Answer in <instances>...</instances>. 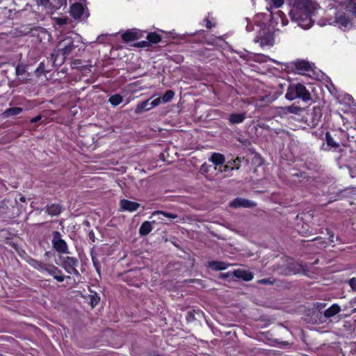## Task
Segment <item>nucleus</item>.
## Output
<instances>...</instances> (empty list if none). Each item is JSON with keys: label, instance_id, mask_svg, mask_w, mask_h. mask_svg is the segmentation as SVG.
Returning <instances> with one entry per match:
<instances>
[{"label": "nucleus", "instance_id": "1", "mask_svg": "<svg viewBox=\"0 0 356 356\" xmlns=\"http://www.w3.org/2000/svg\"><path fill=\"white\" fill-rule=\"evenodd\" d=\"M268 10L270 11V15L265 13H258L254 16L252 19L245 18L242 24L245 26V29L248 32L255 31L257 35L254 38V42L259 43L260 46L271 47L275 43V38L273 30L270 28L268 24L270 17L275 20H280L282 26L288 24V20L285 15L280 10L277 11L275 13H273V8H278L284 4V0H268ZM279 21H277V24Z\"/></svg>", "mask_w": 356, "mask_h": 356}, {"label": "nucleus", "instance_id": "2", "mask_svg": "<svg viewBox=\"0 0 356 356\" xmlns=\"http://www.w3.org/2000/svg\"><path fill=\"white\" fill-rule=\"evenodd\" d=\"M319 9V4L314 0H294L289 15L300 27L309 29L313 26V17Z\"/></svg>", "mask_w": 356, "mask_h": 356}, {"label": "nucleus", "instance_id": "3", "mask_svg": "<svg viewBox=\"0 0 356 356\" xmlns=\"http://www.w3.org/2000/svg\"><path fill=\"white\" fill-rule=\"evenodd\" d=\"M81 43L85 44L81 36L76 33L67 35L59 41L57 45L58 54H60L63 56L62 63L67 56L72 54L76 48L79 47Z\"/></svg>", "mask_w": 356, "mask_h": 356}, {"label": "nucleus", "instance_id": "4", "mask_svg": "<svg viewBox=\"0 0 356 356\" xmlns=\"http://www.w3.org/2000/svg\"><path fill=\"white\" fill-rule=\"evenodd\" d=\"M285 97L290 101L301 99L304 102H307L311 99V95L304 85L301 83H293L289 85L288 87Z\"/></svg>", "mask_w": 356, "mask_h": 356}, {"label": "nucleus", "instance_id": "5", "mask_svg": "<svg viewBox=\"0 0 356 356\" xmlns=\"http://www.w3.org/2000/svg\"><path fill=\"white\" fill-rule=\"evenodd\" d=\"M350 13L347 11H338L334 18H329L327 24L338 26L343 31L350 29L353 25V19L350 18Z\"/></svg>", "mask_w": 356, "mask_h": 356}, {"label": "nucleus", "instance_id": "6", "mask_svg": "<svg viewBox=\"0 0 356 356\" xmlns=\"http://www.w3.org/2000/svg\"><path fill=\"white\" fill-rule=\"evenodd\" d=\"M341 312V307L338 304H332L330 307L325 309L323 312H317L314 314V323L321 324L326 323L330 318L334 317Z\"/></svg>", "mask_w": 356, "mask_h": 356}, {"label": "nucleus", "instance_id": "7", "mask_svg": "<svg viewBox=\"0 0 356 356\" xmlns=\"http://www.w3.org/2000/svg\"><path fill=\"white\" fill-rule=\"evenodd\" d=\"M53 248L59 253L68 254V247L66 242L61 238L60 232L55 231L52 234L51 240Z\"/></svg>", "mask_w": 356, "mask_h": 356}, {"label": "nucleus", "instance_id": "8", "mask_svg": "<svg viewBox=\"0 0 356 356\" xmlns=\"http://www.w3.org/2000/svg\"><path fill=\"white\" fill-rule=\"evenodd\" d=\"M62 266L65 270L71 275H79V271L76 269L78 265V260L74 257H65L62 258Z\"/></svg>", "mask_w": 356, "mask_h": 356}, {"label": "nucleus", "instance_id": "9", "mask_svg": "<svg viewBox=\"0 0 356 356\" xmlns=\"http://www.w3.org/2000/svg\"><path fill=\"white\" fill-rule=\"evenodd\" d=\"M38 3L44 6L47 12L51 13L62 6L63 0H38Z\"/></svg>", "mask_w": 356, "mask_h": 356}, {"label": "nucleus", "instance_id": "10", "mask_svg": "<svg viewBox=\"0 0 356 356\" xmlns=\"http://www.w3.org/2000/svg\"><path fill=\"white\" fill-rule=\"evenodd\" d=\"M231 207L238 208V207H244V208H252L256 206V204L253 202H251L248 200L237 197L234 200L229 204Z\"/></svg>", "mask_w": 356, "mask_h": 356}, {"label": "nucleus", "instance_id": "11", "mask_svg": "<svg viewBox=\"0 0 356 356\" xmlns=\"http://www.w3.org/2000/svg\"><path fill=\"white\" fill-rule=\"evenodd\" d=\"M142 36V33L138 29L128 30L122 35V38L125 42H131L138 40Z\"/></svg>", "mask_w": 356, "mask_h": 356}, {"label": "nucleus", "instance_id": "12", "mask_svg": "<svg viewBox=\"0 0 356 356\" xmlns=\"http://www.w3.org/2000/svg\"><path fill=\"white\" fill-rule=\"evenodd\" d=\"M294 65L296 72L298 74H303L305 72H309L312 69L311 63L304 60L296 61Z\"/></svg>", "mask_w": 356, "mask_h": 356}, {"label": "nucleus", "instance_id": "13", "mask_svg": "<svg viewBox=\"0 0 356 356\" xmlns=\"http://www.w3.org/2000/svg\"><path fill=\"white\" fill-rule=\"evenodd\" d=\"M85 13V8L80 3H75L71 6L70 14L75 18L79 19L83 17Z\"/></svg>", "mask_w": 356, "mask_h": 356}, {"label": "nucleus", "instance_id": "14", "mask_svg": "<svg viewBox=\"0 0 356 356\" xmlns=\"http://www.w3.org/2000/svg\"><path fill=\"white\" fill-rule=\"evenodd\" d=\"M120 207L124 211L133 212L136 211L140 207V204L127 200H122L120 201Z\"/></svg>", "mask_w": 356, "mask_h": 356}, {"label": "nucleus", "instance_id": "15", "mask_svg": "<svg viewBox=\"0 0 356 356\" xmlns=\"http://www.w3.org/2000/svg\"><path fill=\"white\" fill-rule=\"evenodd\" d=\"M233 276L247 282L252 280L253 278V274L251 272L243 269H236L234 270Z\"/></svg>", "mask_w": 356, "mask_h": 356}, {"label": "nucleus", "instance_id": "16", "mask_svg": "<svg viewBox=\"0 0 356 356\" xmlns=\"http://www.w3.org/2000/svg\"><path fill=\"white\" fill-rule=\"evenodd\" d=\"M209 161L212 162L216 166H220L223 165L225 162V156L220 153H213L211 157L209 159Z\"/></svg>", "mask_w": 356, "mask_h": 356}, {"label": "nucleus", "instance_id": "17", "mask_svg": "<svg viewBox=\"0 0 356 356\" xmlns=\"http://www.w3.org/2000/svg\"><path fill=\"white\" fill-rule=\"evenodd\" d=\"M245 119V113H232L229 118V122L232 124L242 123Z\"/></svg>", "mask_w": 356, "mask_h": 356}, {"label": "nucleus", "instance_id": "18", "mask_svg": "<svg viewBox=\"0 0 356 356\" xmlns=\"http://www.w3.org/2000/svg\"><path fill=\"white\" fill-rule=\"evenodd\" d=\"M152 222L149 221H145L139 229V233L142 236H146L152 230Z\"/></svg>", "mask_w": 356, "mask_h": 356}, {"label": "nucleus", "instance_id": "19", "mask_svg": "<svg viewBox=\"0 0 356 356\" xmlns=\"http://www.w3.org/2000/svg\"><path fill=\"white\" fill-rule=\"evenodd\" d=\"M22 111L23 109L21 107H12L6 109L3 113V115L5 118H9L20 114L22 112Z\"/></svg>", "mask_w": 356, "mask_h": 356}, {"label": "nucleus", "instance_id": "20", "mask_svg": "<svg viewBox=\"0 0 356 356\" xmlns=\"http://www.w3.org/2000/svg\"><path fill=\"white\" fill-rule=\"evenodd\" d=\"M151 109L149 106V99L142 102L136 106L135 113L140 114L144 111H147Z\"/></svg>", "mask_w": 356, "mask_h": 356}, {"label": "nucleus", "instance_id": "21", "mask_svg": "<svg viewBox=\"0 0 356 356\" xmlns=\"http://www.w3.org/2000/svg\"><path fill=\"white\" fill-rule=\"evenodd\" d=\"M61 211L62 208L59 204H52L47 207V212L51 216H58Z\"/></svg>", "mask_w": 356, "mask_h": 356}, {"label": "nucleus", "instance_id": "22", "mask_svg": "<svg viewBox=\"0 0 356 356\" xmlns=\"http://www.w3.org/2000/svg\"><path fill=\"white\" fill-rule=\"evenodd\" d=\"M209 266L213 270H219L227 268L228 264L222 261H211Z\"/></svg>", "mask_w": 356, "mask_h": 356}, {"label": "nucleus", "instance_id": "23", "mask_svg": "<svg viewBox=\"0 0 356 356\" xmlns=\"http://www.w3.org/2000/svg\"><path fill=\"white\" fill-rule=\"evenodd\" d=\"M326 303L316 302L313 305V314H312V320L314 322V314L317 312H323L325 309Z\"/></svg>", "mask_w": 356, "mask_h": 356}, {"label": "nucleus", "instance_id": "24", "mask_svg": "<svg viewBox=\"0 0 356 356\" xmlns=\"http://www.w3.org/2000/svg\"><path fill=\"white\" fill-rule=\"evenodd\" d=\"M44 273H47L48 274L54 277L57 274H60L61 271L54 265L47 264L44 268Z\"/></svg>", "mask_w": 356, "mask_h": 356}, {"label": "nucleus", "instance_id": "25", "mask_svg": "<svg viewBox=\"0 0 356 356\" xmlns=\"http://www.w3.org/2000/svg\"><path fill=\"white\" fill-rule=\"evenodd\" d=\"M123 98L120 95L116 94L109 97L108 102L111 105L116 106L122 102Z\"/></svg>", "mask_w": 356, "mask_h": 356}, {"label": "nucleus", "instance_id": "26", "mask_svg": "<svg viewBox=\"0 0 356 356\" xmlns=\"http://www.w3.org/2000/svg\"><path fill=\"white\" fill-rule=\"evenodd\" d=\"M159 215H162V216H163L166 218H168L170 219H175L178 217L177 215H176L175 213L165 212V211H155L152 213V216H159Z\"/></svg>", "mask_w": 356, "mask_h": 356}, {"label": "nucleus", "instance_id": "27", "mask_svg": "<svg viewBox=\"0 0 356 356\" xmlns=\"http://www.w3.org/2000/svg\"><path fill=\"white\" fill-rule=\"evenodd\" d=\"M31 265L35 268V269H38L42 273H44V268L46 267V264L38 261L36 260H32L31 262Z\"/></svg>", "mask_w": 356, "mask_h": 356}, {"label": "nucleus", "instance_id": "28", "mask_svg": "<svg viewBox=\"0 0 356 356\" xmlns=\"http://www.w3.org/2000/svg\"><path fill=\"white\" fill-rule=\"evenodd\" d=\"M147 40L152 43H158L161 41V36L155 33H150L147 34Z\"/></svg>", "mask_w": 356, "mask_h": 356}, {"label": "nucleus", "instance_id": "29", "mask_svg": "<svg viewBox=\"0 0 356 356\" xmlns=\"http://www.w3.org/2000/svg\"><path fill=\"white\" fill-rule=\"evenodd\" d=\"M175 92L172 90H168L161 98L163 103L169 102L174 97Z\"/></svg>", "mask_w": 356, "mask_h": 356}, {"label": "nucleus", "instance_id": "30", "mask_svg": "<svg viewBox=\"0 0 356 356\" xmlns=\"http://www.w3.org/2000/svg\"><path fill=\"white\" fill-rule=\"evenodd\" d=\"M275 98L271 95L261 96L259 98V101L263 104H267L272 102Z\"/></svg>", "mask_w": 356, "mask_h": 356}, {"label": "nucleus", "instance_id": "31", "mask_svg": "<svg viewBox=\"0 0 356 356\" xmlns=\"http://www.w3.org/2000/svg\"><path fill=\"white\" fill-rule=\"evenodd\" d=\"M327 144L330 146H332L333 147H337L339 146V144L336 143L334 139L332 138L331 135L327 132L325 135Z\"/></svg>", "mask_w": 356, "mask_h": 356}, {"label": "nucleus", "instance_id": "32", "mask_svg": "<svg viewBox=\"0 0 356 356\" xmlns=\"http://www.w3.org/2000/svg\"><path fill=\"white\" fill-rule=\"evenodd\" d=\"M91 257H92L93 266L95 268L96 271L98 273H100V263H99L98 259L92 253L91 254Z\"/></svg>", "mask_w": 356, "mask_h": 356}, {"label": "nucleus", "instance_id": "33", "mask_svg": "<svg viewBox=\"0 0 356 356\" xmlns=\"http://www.w3.org/2000/svg\"><path fill=\"white\" fill-rule=\"evenodd\" d=\"M234 170V167H231V165H229V164L227 163V164L225 165H220L219 168H218V172L222 173V172H227L229 170Z\"/></svg>", "mask_w": 356, "mask_h": 356}, {"label": "nucleus", "instance_id": "34", "mask_svg": "<svg viewBox=\"0 0 356 356\" xmlns=\"http://www.w3.org/2000/svg\"><path fill=\"white\" fill-rule=\"evenodd\" d=\"M241 159L239 157H237L236 159L233 160L232 161L228 162L229 165L231 167H234V169H239L240 168V163H241Z\"/></svg>", "mask_w": 356, "mask_h": 356}, {"label": "nucleus", "instance_id": "35", "mask_svg": "<svg viewBox=\"0 0 356 356\" xmlns=\"http://www.w3.org/2000/svg\"><path fill=\"white\" fill-rule=\"evenodd\" d=\"M161 102L162 101H161V97L156 98V99H154L153 101L149 102V106H150L151 109L159 106Z\"/></svg>", "mask_w": 356, "mask_h": 356}, {"label": "nucleus", "instance_id": "36", "mask_svg": "<svg viewBox=\"0 0 356 356\" xmlns=\"http://www.w3.org/2000/svg\"><path fill=\"white\" fill-rule=\"evenodd\" d=\"M56 23L60 25H64L67 23V17H57L56 18Z\"/></svg>", "mask_w": 356, "mask_h": 356}, {"label": "nucleus", "instance_id": "37", "mask_svg": "<svg viewBox=\"0 0 356 356\" xmlns=\"http://www.w3.org/2000/svg\"><path fill=\"white\" fill-rule=\"evenodd\" d=\"M16 74L18 76L23 75L25 72V70L23 66L17 65L15 69Z\"/></svg>", "mask_w": 356, "mask_h": 356}, {"label": "nucleus", "instance_id": "38", "mask_svg": "<svg viewBox=\"0 0 356 356\" xmlns=\"http://www.w3.org/2000/svg\"><path fill=\"white\" fill-rule=\"evenodd\" d=\"M349 285L353 290L356 291V278L353 277L349 280Z\"/></svg>", "mask_w": 356, "mask_h": 356}, {"label": "nucleus", "instance_id": "39", "mask_svg": "<svg viewBox=\"0 0 356 356\" xmlns=\"http://www.w3.org/2000/svg\"><path fill=\"white\" fill-rule=\"evenodd\" d=\"M54 278L57 280L58 282H63L65 280V276L60 274H57L56 276L54 277Z\"/></svg>", "mask_w": 356, "mask_h": 356}, {"label": "nucleus", "instance_id": "40", "mask_svg": "<svg viewBox=\"0 0 356 356\" xmlns=\"http://www.w3.org/2000/svg\"><path fill=\"white\" fill-rule=\"evenodd\" d=\"M258 282L260 284H268L271 283V282L268 279H262V280H259Z\"/></svg>", "mask_w": 356, "mask_h": 356}, {"label": "nucleus", "instance_id": "41", "mask_svg": "<svg viewBox=\"0 0 356 356\" xmlns=\"http://www.w3.org/2000/svg\"><path fill=\"white\" fill-rule=\"evenodd\" d=\"M205 21H206V26H207V29H211V28H212L213 26V24L208 19H206Z\"/></svg>", "mask_w": 356, "mask_h": 356}, {"label": "nucleus", "instance_id": "42", "mask_svg": "<svg viewBox=\"0 0 356 356\" xmlns=\"http://www.w3.org/2000/svg\"><path fill=\"white\" fill-rule=\"evenodd\" d=\"M106 38V35H100L97 37V42L99 43H102L104 41V38Z\"/></svg>", "mask_w": 356, "mask_h": 356}, {"label": "nucleus", "instance_id": "43", "mask_svg": "<svg viewBox=\"0 0 356 356\" xmlns=\"http://www.w3.org/2000/svg\"><path fill=\"white\" fill-rule=\"evenodd\" d=\"M40 119H41V116L40 115H38L35 118H32L31 120V122L35 123V122H38L39 120H40Z\"/></svg>", "mask_w": 356, "mask_h": 356}, {"label": "nucleus", "instance_id": "44", "mask_svg": "<svg viewBox=\"0 0 356 356\" xmlns=\"http://www.w3.org/2000/svg\"><path fill=\"white\" fill-rule=\"evenodd\" d=\"M232 275H233V272L232 273L228 272V273L222 274V277L227 278V277H229Z\"/></svg>", "mask_w": 356, "mask_h": 356}, {"label": "nucleus", "instance_id": "45", "mask_svg": "<svg viewBox=\"0 0 356 356\" xmlns=\"http://www.w3.org/2000/svg\"><path fill=\"white\" fill-rule=\"evenodd\" d=\"M327 234H328V235H329V238H330V241H331L332 243H333V242H334V234H333V233L330 232L329 231H327Z\"/></svg>", "mask_w": 356, "mask_h": 356}, {"label": "nucleus", "instance_id": "46", "mask_svg": "<svg viewBox=\"0 0 356 356\" xmlns=\"http://www.w3.org/2000/svg\"><path fill=\"white\" fill-rule=\"evenodd\" d=\"M351 15H353L355 18H356V6L353 7V10L351 11Z\"/></svg>", "mask_w": 356, "mask_h": 356}, {"label": "nucleus", "instance_id": "47", "mask_svg": "<svg viewBox=\"0 0 356 356\" xmlns=\"http://www.w3.org/2000/svg\"><path fill=\"white\" fill-rule=\"evenodd\" d=\"M51 56L54 58V62H56V60H57L58 54L53 53L51 54Z\"/></svg>", "mask_w": 356, "mask_h": 356}, {"label": "nucleus", "instance_id": "48", "mask_svg": "<svg viewBox=\"0 0 356 356\" xmlns=\"http://www.w3.org/2000/svg\"><path fill=\"white\" fill-rule=\"evenodd\" d=\"M92 303H93V302H95V304H97V303L98 302V300H97L96 298H94L92 300Z\"/></svg>", "mask_w": 356, "mask_h": 356}, {"label": "nucleus", "instance_id": "49", "mask_svg": "<svg viewBox=\"0 0 356 356\" xmlns=\"http://www.w3.org/2000/svg\"><path fill=\"white\" fill-rule=\"evenodd\" d=\"M314 240H321V238H316Z\"/></svg>", "mask_w": 356, "mask_h": 356}, {"label": "nucleus", "instance_id": "50", "mask_svg": "<svg viewBox=\"0 0 356 356\" xmlns=\"http://www.w3.org/2000/svg\"><path fill=\"white\" fill-rule=\"evenodd\" d=\"M354 312H356V309H354Z\"/></svg>", "mask_w": 356, "mask_h": 356}]
</instances>
